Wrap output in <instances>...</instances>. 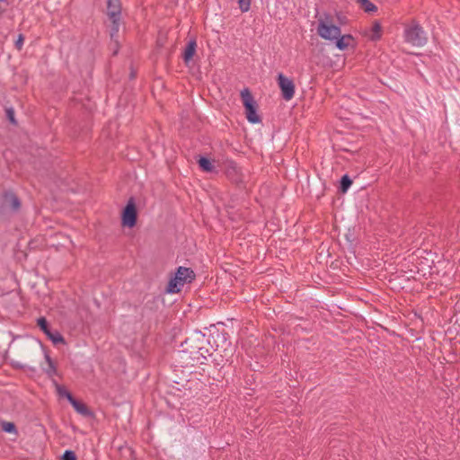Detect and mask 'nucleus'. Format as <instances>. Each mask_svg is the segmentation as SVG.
<instances>
[{"label":"nucleus","instance_id":"obj_1","mask_svg":"<svg viewBox=\"0 0 460 460\" xmlns=\"http://www.w3.org/2000/svg\"><path fill=\"white\" fill-rule=\"evenodd\" d=\"M211 348L208 337L199 331H196L185 339L181 344L179 357L183 367H190L195 373L204 371L207 357L211 356Z\"/></svg>","mask_w":460,"mask_h":460},{"label":"nucleus","instance_id":"obj_2","mask_svg":"<svg viewBox=\"0 0 460 460\" xmlns=\"http://www.w3.org/2000/svg\"><path fill=\"white\" fill-rule=\"evenodd\" d=\"M196 278L195 272L190 268L180 266L175 275L170 279L166 292L167 293H178L185 283H190Z\"/></svg>","mask_w":460,"mask_h":460},{"label":"nucleus","instance_id":"obj_3","mask_svg":"<svg viewBox=\"0 0 460 460\" xmlns=\"http://www.w3.org/2000/svg\"><path fill=\"white\" fill-rule=\"evenodd\" d=\"M121 1L107 0V15L111 22L110 37L117 40V33H119L121 22ZM117 43V41H115Z\"/></svg>","mask_w":460,"mask_h":460},{"label":"nucleus","instance_id":"obj_4","mask_svg":"<svg viewBox=\"0 0 460 460\" xmlns=\"http://www.w3.org/2000/svg\"><path fill=\"white\" fill-rule=\"evenodd\" d=\"M241 98L245 109V114L248 121L256 124L261 121V117L257 114V103L248 88H244L241 92Z\"/></svg>","mask_w":460,"mask_h":460},{"label":"nucleus","instance_id":"obj_5","mask_svg":"<svg viewBox=\"0 0 460 460\" xmlns=\"http://www.w3.org/2000/svg\"><path fill=\"white\" fill-rule=\"evenodd\" d=\"M137 220V209L133 197L129 198L127 205L121 212V225L132 228L136 226Z\"/></svg>","mask_w":460,"mask_h":460},{"label":"nucleus","instance_id":"obj_6","mask_svg":"<svg viewBox=\"0 0 460 460\" xmlns=\"http://www.w3.org/2000/svg\"><path fill=\"white\" fill-rule=\"evenodd\" d=\"M405 40L416 47H422L427 42V38L421 26L414 24L404 31Z\"/></svg>","mask_w":460,"mask_h":460},{"label":"nucleus","instance_id":"obj_7","mask_svg":"<svg viewBox=\"0 0 460 460\" xmlns=\"http://www.w3.org/2000/svg\"><path fill=\"white\" fill-rule=\"evenodd\" d=\"M318 35L328 40H336L341 33V30L339 26L333 24H328L324 21H320L317 26Z\"/></svg>","mask_w":460,"mask_h":460},{"label":"nucleus","instance_id":"obj_8","mask_svg":"<svg viewBox=\"0 0 460 460\" xmlns=\"http://www.w3.org/2000/svg\"><path fill=\"white\" fill-rule=\"evenodd\" d=\"M37 324L40 329L47 335V337L53 342V344H66V341L61 333L58 331H52L49 328V323L45 317H40L37 320Z\"/></svg>","mask_w":460,"mask_h":460},{"label":"nucleus","instance_id":"obj_9","mask_svg":"<svg viewBox=\"0 0 460 460\" xmlns=\"http://www.w3.org/2000/svg\"><path fill=\"white\" fill-rule=\"evenodd\" d=\"M278 83L281 90L283 99L289 101L294 97L295 94V84L294 82L286 77L282 73L278 75Z\"/></svg>","mask_w":460,"mask_h":460},{"label":"nucleus","instance_id":"obj_10","mask_svg":"<svg viewBox=\"0 0 460 460\" xmlns=\"http://www.w3.org/2000/svg\"><path fill=\"white\" fill-rule=\"evenodd\" d=\"M3 204L9 208L13 212H18L22 207V202L18 196L12 190H6L3 194Z\"/></svg>","mask_w":460,"mask_h":460},{"label":"nucleus","instance_id":"obj_11","mask_svg":"<svg viewBox=\"0 0 460 460\" xmlns=\"http://www.w3.org/2000/svg\"><path fill=\"white\" fill-rule=\"evenodd\" d=\"M65 392H66V398L68 400V402L72 404V406L75 408V410L78 413H80L85 417H90L93 415V412L90 411V409L88 408V406L85 403L76 400L70 392H68V391H65Z\"/></svg>","mask_w":460,"mask_h":460},{"label":"nucleus","instance_id":"obj_12","mask_svg":"<svg viewBox=\"0 0 460 460\" xmlns=\"http://www.w3.org/2000/svg\"><path fill=\"white\" fill-rule=\"evenodd\" d=\"M197 42L195 39L190 40L182 53V59L186 65L190 63V61L193 58L196 53Z\"/></svg>","mask_w":460,"mask_h":460},{"label":"nucleus","instance_id":"obj_13","mask_svg":"<svg viewBox=\"0 0 460 460\" xmlns=\"http://www.w3.org/2000/svg\"><path fill=\"white\" fill-rule=\"evenodd\" d=\"M335 40V46L340 50H344L349 47V42L353 40V37L350 34L341 35V33Z\"/></svg>","mask_w":460,"mask_h":460},{"label":"nucleus","instance_id":"obj_14","mask_svg":"<svg viewBox=\"0 0 460 460\" xmlns=\"http://www.w3.org/2000/svg\"><path fill=\"white\" fill-rule=\"evenodd\" d=\"M199 166L203 172H214L215 166L212 164V162L204 156H200L198 160Z\"/></svg>","mask_w":460,"mask_h":460},{"label":"nucleus","instance_id":"obj_15","mask_svg":"<svg viewBox=\"0 0 460 460\" xmlns=\"http://www.w3.org/2000/svg\"><path fill=\"white\" fill-rule=\"evenodd\" d=\"M45 358L48 363V367L45 369V373L49 377H52L53 376L57 375V373H58L57 367L48 353H45Z\"/></svg>","mask_w":460,"mask_h":460},{"label":"nucleus","instance_id":"obj_16","mask_svg":"<svg viewBox=\"0 0 460 460\" xmlns=\"http://www.w3.org/2000/svg\"><path fill=\"white\" fill-rule=\"evenodd\" d=\"M381 31H382V26L380 24L379 22L376 21L374 22L373 23V26H372V32L373 34L370 36V39L371 40H378L381 39Z\"/></svg>","mask_w":460,"mask_h":460},{"label":"nucleus","instance_id":"obj_17","mask_svg":"<svg viewBox=\"0 0 460 460\" xmlns=\"http://www.w3.org/2000/svg\"><path fill=\"white\" fill-rule=\"evenodd\" d=\"M351 184H352V180L349 177V175H347V174L343 175L340 181L341 192H342V193L347 192V190L351 186Z\"/></svg>","mask_w":460,"mask_h":460},{"label":"nucleus","instance_id":"obj_18","mask_svg":"<svg viewBox=\"0 0 460 460\" xmlns=\"http://www.w3.org/2000/svg\"><path fill=\"white\" fill-rule=\"evenodd\" d=\"M366 13L376 12L377 7L369 0H357Z\"/></svg>","mask_w":460,"mask_h":460},{"label":"nucleus","instance_id":"obj_19","mask_svg":"<svg viewBox=\"0 0 460 460\" xmlns=\"http://www.w3.org/2000/svg\"><path fill=\"white\" fill-rule=\"evenodd\" d=\"M2 429L7 433H17L16 426L13 422L10 421H2L1 422Z\"/></svg>","mask_w":460,"mask_h":460},{"label":"nucleus","instance_id":"obj_20","mask_svg":"<svg viewBox=\"0 0 460 460\" xmlns=\"http://www.w3.org/2000/svg\"><path fill=\"white\" fill-rule=\"evenodd\" d=\"M239 8L243 13L249 11L251 6V0H238Z\"/></svg>","mask_w":460,"mask_h":460},{"label":"nucleus","instance_id":"obj_21","mask_svg":"<svg viewBox=\"0 0 460 460\" xmlns=\"http://www.w3.org/2000/svg\"><path fill=\"white\" fill-rule=\"evenodd\" d=\"M62 460H77V457L74 451L66 450L62 456Z\"/></svg>","mask_w":460,"mask_h":460},{"label":"nucleus","instance_id":"obj_22","mask_svg":"<svg viewBox=\"0 0 460 460\" xmlns=\"http://www.w3.org/2000/svg\"><path fill=\"white\" fill-rule=\"evenodd\" d=\"M6 117L8 119V120L13 124V125H17V121L14 118V111L13 110V108H8L6 109Z\"/></svg>","mask_w":460,"mask_h":460},{"label":"nucleus","instance_id":"obj_23","mask_svg":"<svg viewBox=\"0 0 460 460\" xmlns=\"http://www.w3.org/2000/svg\"><path fill=\"white\" fill-rule=\"evenodd\" d=\"M23 41H24V36H23V34L20 33L18 35L17 40H15V43H14V46L18 50H21L22 49Z\"/></svg>","mask_w":460,"mask_h":460},{"label":"nucleus","instance_id":"obj_24","mask_svg":"<svg viewBox=\"0 0 460 460\" xmlns=\"http://www.w3.org/2000/svg\"><path fill=\"white\" fill-rule=\"evenodd\" d=\"M111 49H112V51H113V56H115V55H117V54H118L119 49V40L117 39V40H116L118 45H116L115 40H112L111 38Z\"/></svg>","mask_w":460,"mask_h":460},{"label":"nucleus","instance_id":"obj_25","mask_svg":"<svg viewBox=\"0 0 460 460\" xmlns=\"http://www.w3.org/2000/svg\"><path fill=\"white\" fill-rule=\"evenodd\" d=\"M65 391H66V389H62L61 387H58L59 394L66 397V392Z\"/></svg>","mask_w":460,"mask_h":460},{"label":"nucleus","instance_id":"obj_26","mask_svg":"<svg viewBox=\"0 0 460 460\" xmlns=\"http://www.w3.org/2000/svg\"><path fill=\"white\" fill-rule=\"evenodd\" d=\"M136 71H134L133 69L131 70L130 74H129V78L132 80V79H135L136 78Z\"/></svg>","mask_w":460,"mask_h":460}]
</instances>
